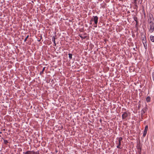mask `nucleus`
Masks as SVG:
<instances>
[{
  "mask_svg": "<svg viewBox=\"0 0 154 154\" xmlns=\"http://www.w3.org/2000/svg\"><path fill=\"white\" fill-rule=\"evenodd\" d=\"M122 140V137H120L118 138V142L117 143L116 142V143L117 144V145L116 146L117 148L118 149H121L122 147L121 146V141Z\"/></svg>",
  "mask_w": 154,
  "mask_h": 154,
  "instance_id": "1",
  "label": "nucleus"
},
{
  "mask_svg": "<svg viewBox=\"0 0 154 154\" xmlns=\"http://www.w3.org/2000/svg\"><path fill=\"white\" fill-rule=\"evenodd\" d=\"M148 21L149 24L154 23V19L152 15L149 16L148 17Z\"/></svg>",
  "mask_w": 154,
  "mask_h": 154,
  "instance_id": "2",
  "label": "nucleus"
},
{
  "mask_svg": "<svg viewBox=\"0 0 154 154\" xmlns=\"http://www.w3.org/2000/svg\"><path fill=\"white\" fill-rule=\"evenodd\" d=\"M154 31V23L149 24V31L150 33Z\"/></svg>",
  "mask_w": 154,
  "mask_h": 154,
  "instance_id": "3",
  "label": "nucleus"
},
{
  "mask_svg": "<svg viewBox=\"0 0 154 154\" xmlns=\"http://www.w3.org/2000/svg\"><path fill=\"white\" fill-rule=\"evenodd\" d=\"M94 18L91 20L94 21V22L95 24H97L98 18L97 16H93Z\"/></svg>",
  "mask_w": 154,
  "mask_h": 154,
  "instance_id": "4",
  "label": "nucleus"
},
{
  "mask_svg": "<svg viewBox=\"0 0 154 154\" xmlns=\"http://www.w3.org/2000/svg\"><path fill=\"white\" fill-rule=\"evenodd\" d=\"M142 42L143 44L144 45V47L145 46V45L146 46V37L144 35L143 37H142Z\"/></svg>",
  "mask_w": 154,
  "mask_h": 154,
  "instance_id": "5",
  "label": "nucleus"
},
{
  "mask_svg": "<svg viewBox=\"0 0 154 154\" xmlns=\"http://www.w3.org/2000/svg\"><path fill=\"white\" fill-rule=\"evenodd\" d=\"M24 154H38L37 152L30 151H27L26 152H24Z\"/></svg>",
  "mask_w": 154,
  "mask_h": 154,
  "instance_id": "6",
  "label": "nucleus"
},
{
  "mask_svg": "<svg viewBox=\"0 0 154 154\" xmlns=\"http://www.w3.org/2000/svg\"><path fill=\"white\" fill-rule=\"evenodd\" d=\"M147 108L146 107L143 108L141 111V115H143L146 111Z\"/></svg>",
  "mask_w": 154,
  "mask_h": 154,
  "instance_id": "7",
  "label": "nucleus"
},
{
  "mask_svg": "<svg viewBox=\"0 0 154 154\" xmlns=\"http://www.w3.org/2000/svg\"><path fill=\"white\" fill-rule=\"evenodd\" d=\"M128 113L126 112H124L122 114V119H125L128 116Z\"/></svg>",
  "mask_w": 154,
  "mask_h": 154,
  "instance_id": "8",
  "label": "nucleus"
},
{
  "mask_svg": "<svg viewBox=\"0 0 154 154\" xmlns=\"http://www.w3.org/2000/svg\"><path fill=\"white\" fill-rule=\"evenodd\" d=\"M136 147L138 150L141 149V147L140 144V143H138L137 144Z\"/></svg>",
  "mask_w": 154,
  "mask_h": 154,
  "instance_id": "9",
  "label": "nucleus"
},
{
  "mask_svg": "<svg viewBox=\"0 0 154 154\" xmlns=\"http://www.w3.org/2000/svg\"><path fill=\"white\" fill-rule=\"evenodd\" d=\"M150 38L151 41L152 42H154V36H153L151 35L150 36Z\"/></svg>",
  "mask_w": 154,
  "mask_h": 154,
  "instance_id": "10",
  "label": "nucleus"
},
{
  "mask_svg": "<svg viewBox=\"0 0 154 154\" xmlns=\"http://www.w3.org/2000/svg\"><path fill=\"white\" fill-rule=\"evenodd\" d=\"M55 38L54 36L53 37H52V41L54 44V46H56V45L55 41Z\"/></svg>",
  "mask_w": 154,
  "mask_h": 154,
  "instance_id": "11",
  "label": "nucleus"
},
{
  "mask_svg": "<svg viewBox=\"0 0 154 154\" xmlns=\"http://www.w3.org/2000/svg\"><path fill=\"white\" fill-rule=\"evenodd\" d=\"M151 98L149 96H148L146 99V101L147 102H149L150 101Z\"/></svg>",
  "mask_w": 154,
  "mask_h": 154,
  "instance_id": "12",
  "label": "nucleus"
},
{
  "mask_svg": "<svg viewBox=\"0 0 154 154\" xmlns=\"http://www.w3.org/2000/svg\"><path fill=\"white\" fill-rule=\"evenodd\" d=\"M134 20L136 22V25H137L138 22L137 20V17H134Z\"/></svg>",
  "mask_w": 154,
  "mask_h": 154,
  "instance_id": "13",
  "label": "nucleus"
},
{
  "mask_svg": "<svg viewBox=\"0 0 154 154\" xmlns=\"http://www.w3.org/2000/svg\"><path fill=\"white\" fill-rule=\"evenodd\" d=\"M79 35L81 37V38L82 39H85L86 37V36H84V37H83L82 36V35L79 34Z\"/></svg>",
  "mask_w": 154,
  "mask_h": 154,
  "instance_id": "14",
  "label": "nucleus"
},
{
  "mask_svg": "<svg viewBox=\"0 0 154 154\" xmlns=\"http://www.w3.org/2000/svg\"><path fill=\"white\" fill-rule=\"evenodd\" d=\"M68 55H69V58L70 59H72V54H68Z\"/></svg>",
  "mask_w": 154,
  "mask_h": 154,
  "instance_id": "15",
  "label": "nucleus"
},
{
  "mask_svg": "<svg viewBox=\"0 0 154 154\" xmlns=\"http://www.w3.org/2000/svg\"><path fill=\"white\" fill-rule=\"evenodd\" d=\"M45 67H44L43 68V69H42V71L41 72H40V74H43L44 71H45Z\"/></svg>",
  "mask_w": 154,
  "mask_h": 154,
  "instance_id": "16",
  "label": "nucleus"
},
{
  "mask_svg": "<svg viewBox=\"0 0 154 154\" xmlns=\"http://www.w3.org/2000/svg\"><path fill=\"white\" fill-rule=\"evenodd\" d=\"M148 129V126L146 125L145 127L144 131H147Z\"/></svg>",
  "mask_w": 154,
  "mask_h": 154,
  "instance_id": "17",
  "label": "nucleus"
},
{
  "mask_svg": "<svg viewBox=\"0 0 154 154\" xmlns=\"http://www.w3.org/2000/svg\"><path fill=\"white\" fill-rule=\"evenodd\" d=\"M4 143L6 144H7V143H8V141L6 140H4Z\"/></svg>",
  "mask_w": 154,
  "mask_h": 154,
  "instance_id": "18",
  "label": "nucleus"
},
{
  "mask_svg": "<svg viewBox=\"0 0 154 154\" xmlns=\"http://www.w3.org/2000/svg\"><path fill=\"white\" fill-rule=\"evenodd\" d=\"M146 133H147V131H144V133H143V137H145L146 136Z\"/></svg>",
  "mask_w": 154,
  "mask_h": 154,
  "instance_id": "19",
  "label": "nucleus"
},
{
  "mask_svg": "<svg viewBox=\"0 0 154 154\" xmlns=\"http://www.w3.org/2000/svg\"><path fill=\"white\" fill-rule=\"evenodd\" d=\"M29 37V35H28L26 37V38H25V39L24 40V42H26V40H27V39Z\"/></svg>",
  "mask_w": 154,
  "mask_h": 154,
  "instance_id": "20",
  "label": "nucleus"
},
{
  "mask_svg": "<svg viewBox=\"0 0 154 154\" xmlns=\"http://www.w3.org/2000/svg\"><path fill=\"white\" fill-rule=\"evenodd\" d=\"M138 153H139V154H141V149L138 150Z\"/></svg>",
  "mask_w": 154,
  "mask_h": 154,
  "instance_id": "21",
  "label": "nucleus"
},
{
  "mask_svg": "<svg viewBox=\"0 0 154 154\" xmlns=\"http://www.w3.org/2000/svg\"><path fill=\"white\" fill-rule=\"evenodd\" d=\"M42 38V36H41V38L40 39H38V40H37V41H38V42H39L40 41L41 39Z\"/></svg>",
  "mask_w": 154,
  "mask_h": 154,
  "instance_id": "22",
  "label": "nucleus"
},
{
  "mask_svg": "<svg viewBox=\"0 0 154 154\" xmlns=\"http://www.w3.org/2000/svg\"><path fill=\"white\" fill-rule=\"evenodd\" d=\"M97 24H95V25L94 26V27H95V28L97 27Z\"/></svg>",
  "mask_w": 154,
  "mask_h": 154,
  "instance_id": "23",
  "label": "nucleus"
},
{
  "mask_svg": "<svg viewBox=\"0 0 154 154\" xmlns=\"http://www.w3.org/2000/svg\"><path fill=\"white\" fill-rule=\"evenodd\" d=\"M90 24H91L92 23H90Z\"/></svg>",
  "mask_w": 154,
  "mask_h": 154,
  "instance_id": "24",
  "label": "nucleus"
},
{
  "mask_svg": "<svg viewBox=\"0 0 154 154\" xmlns=\"http://www.w3.org/2000/svg\"><path fill=\"white\" fill-rule=\"evenodd\" d=\"M0 133H1V132H0Z\"/></svg>",
  "mask_w": 154,
  "mask_h": 154,
  "instance_id": "25",
  "label": "nucleus"
}]
</instances>
